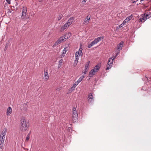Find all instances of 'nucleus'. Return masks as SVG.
<instances>
[{"label": "nucleus", "mask_w": 151, "mask_h": 151, "mask_svg": "<svg viewBox=\"0 0 151 151\" xmlns=\"http://www.w3.org/2000/svg\"><path fill=\"white\" fill-rule=\"evenodd\" d=\"M73 113H77V112L76 111V109L75 107H73Z\"/></svg>", "instance_id": "24"}, {"label": "nucleus", "mask_w": 151, "mask_h": 151, "mask_svg": "<svg viewBox=\"0 0 151 151\" xmlns=\"http://www.w3.org/2000/svg\"><path fill=\"white\" fill-rule=\"evenodd\" d=\"M74 19V17H71L70 18V19L68 20L67 22V23L68 24V25L70 26L72 23Z\"/></svg>", "instance_id": "12"}, {"label": "nucleus", "mask_w": 151, "mask_h": 151, "mask_svg": "<svg viewBox=\"0 0 151 151\" xmlns=\"http://www.w3.org/2000/svg\"><path fill=\"white\" fill-rule=\"evenodd\" d=\"M151 13L149 12H147L144 13V16H142V20L145 21L151 17Z\"/></svg>", "instance_id": "4"}, {"label": "nucleus", "mask_w": 151, "mask_h": 151, "mask_svg": "<svg viewBox=\"0 0 151 151\" xmlns=\"http://www.w3.org/2000/svg\"><path fill=\"white\" fill-rule=\"evenodd\" d=\"M150 1L149 2V5H150V6H148L147 5L145 6V5H143V6H144L145 7H148V9H149L150 10H151V0H150Z\"/></svg>", "instance_id": "17"}, {"label": "nucleus", "mask_w": 151, "mask_h": 151, "mask_svg": "<svg viewBox=\"0 0 151 151\" xmlns=\"http://www.w3.org/2000/svg\"><path fill=\"white\" fill-rule=\"evenodd\" d=\"M143 0H142V1H143Z\"/></svg>", "instance_id": "50"}, {"label": "nucleus", "mask_w": 151, "mask_h": 151, "mask_svg": "<svg viewBox=\"0 0 151 151\" xmlns=\"http://www.w3.org/2000/svg\"><path fill=\"white\" fill-rule=\"evenodd\" d=\"M140 1H142V0H140Z\"/></svg>", "instance_id": "47"}, {"label": "nucleus", "mask_w": 151, "mask_h": 151, "mask_svg": "<svg viewBox=\"0 0 151 151\" xmlns=\"http://www.w3.org/2000/svg\"><path fill=\"white\" fill-rule=\"evenodd\" d=\"M135 2H136V1H133L132 2V3H135Z\"/></svg>", "instance_id": "44"}, {"label": "nucleus", "mask_w": 151, "mask_h": 151, "mask_svg": "<svg viewBox=\"0 0 151 151\" xmlns=\"http://www.w3.org/2000/svg\"><path fill=\"white\" fill-rule=\"evenodd\" d=\"M90 63V61L88 62L85 65V68L86 70H88L89 68V64Z\"/></svg>", "instance_id": "21"}, {"label": "nucleus", "mask_w": 151, "mask_h": 151, "mask_svg": "<svg viewBox=\"0 0 151 151\" xmlns=\"http://www.w3.org/2000/svg\"><path fill=\"white\" fill-rule=\"evenodd\" d=\"M63 61V60L62 59H61L59 62V64L60 65H62Z\"/></svg>", "instance_id": "29"}, {"label": "nucleus", "mask_w": 151, "mask_h": 151, "mask_svg": "<svg viewBox=\"0 0 151 151\" xmlns=\"http://www.w3.org/2000/svg\"><path fill=\"white\" fill-rule=\"evenodd\" d=\"M44 74H45H45L47 75L48 74V73H47V72H45V71Z\"/></svg>", "instance_id": "41"}, {"label": "nucleus", "mask_w": 151, "mask_h": 151, "mask_svg": "<svg viewBox=\"0 0 151 151\" xmlns=\"http://www.w3.org/2000/svg\"><path fill=\"white\" fill-rule=\"evenodd\" d=\"M48 76V74L47 75H46L45 74V76Z\"/></svg>", "instance_id": "45"}, {"label": "nucleus", "mask_w": 151, "mask_h": 151, "mask_svg": "<svg viewBox=\"0 0 151 151\" xmlns=\"http://www.w3.org/2000/svg\"><path fill=\"white\" fill-rule=\"evenodd\" d=\"M70 35H71L70 34H69L68 33V37H67V38H65V39H67L68 37H70Z\"/></svg>", "instance_id": "37"}, {"label": "nucleus", "mask_w": 151, "mask_h": 151, "mask_svg": "<svg viewBox=\"0 0 151 151\" xmlns=\"http://www.w3.org/2000/svg\"><path fill=\"white\" fill-rule=\"evenodd\" d=\"M5 136H3L0 134V142H4Z\"/></svg>", "instance_id": "16"}, {"label": "nucleus", "mask_w": 151, "mask_h": 151, "mask_svg": "<svg viewBox=\"0 0 151 151\" xmlns=\"http://www.w3.org/2000/svg\"><path fill=\"white\" fill-rule=\"evenodd\" d=\"M29 136H30V134L29 133L27 134V136L26 138V140L27 141H28L29 139Z\"/></svg>", "instance_id": "28"}, {"label": "nucleus", "mask_w": 151, "mask_h": 151, "mask_svg": "<svg viewBox=\"0 0 151 151\" xmlns=\"http://www.w3.org/2000/svg\"><path fill=\"white\" fill-rule=\"evenodd\" d=\"M124 24H125L123 23H123L122 24H120V25H119V28H121V27H122L124 25Z\"/></svg>", "instance_id": "30"}, {"label": "nucleus", "mask_w": 151, "mask_h": 151, "mask_svg": "<svg viewBox=\"0 0 151 151\" xmlns=\"http://www.w3.org/2000/svg\"><path fill=\"white\" fill-rule=\"evenodd\" d=\"M49 77L48 76H47L45 77V79L46 80H47L48 79Z\"/></svg>", "instance_id": "34"}, {"label": "nucleus", "mask_w": 151, "mask_h": 151, "mask_svg": "<svg viewBox=\"0 0 151 151\" xmlns=\"http://www.w3.org/2000/svg\"><path fill=\"white\" fill-rule=\"evenodd\" d=\"M67 50H66V48H65L64 50H63V52L62 54V56H64L65 55V54Z\"/></svg>", "instance_id": "23"}, {"label": "nucleus", "mask_w": 151, "mask_h": 151, "mask_svg": "<svg viewBox=\"0 0 151 151\" xmlns=\"http://www.w3.org/2000/svg\"><path fill=\"white\" fill-rule=\"evenodd\" d=\"M62 17H63V15L62 14H59V16L58 18V20L59 21L60 20L62 19Z\"/></svg>", "instance_id": "25"}, {"label": "nucleus", "mask_w": 151, "mask_h": 151, "mask_svg": "<svg viewBox=\"0 0 151 151\" xmlns=\"http://www.w3.org/2000/svg\"><path fill=\"white\" fill-rule=\"evenodd\" d=\"M94 45V44L93 43V42H91V44L88 45V48H90L91 47H92Z\"/></svg>", "instance_id": "27"}, {"label": "nucleus", "mask_w": 151, "mask_h": 151, "mask_svg": "<svg viewBox=\"0 0 151 151\" xmlns=\"http://www.w3.org/2000/svg\"><path fill=\"white\" fill-rule=\"evenodd\" d=\"M82 49L80 47L79 49V51L78 52H82Z\"/></svg>", "instance_id": "36"}, {"label": "nucleus", "mask_w": 151, "mask_h": 151, "mask_svg": "<svg viewBox=\"0 0 151 151\" xmlns=\"http://www.w3.org/2000/svg\"><path fill=\"white\" fill-rule=\"evenodd\" d=\"M7 114V115H9L10 114Z\"/></svg>", "instance_id": "46"}, {"label": "nucleus", "mask_w": 151, "mask_h": 151, "mask_svg": "<svg viewBox=\"0 0 151 151\" xmlns=\"http://www.w3.org/2000/svg\"><path fill=\"white\" fill-rule=\"evenodd\" d=\"M7 132V129L6 128H5L3 130L2 132L1 133V135L3 136H5Z\"/></svg>", "instance_id": "15"}, {"label": "nucleus", "mask_w": 151, "mask_h": 151, "mask_svg": "<svg viewBox=\"0 0 151 151\" xmlns=\"http://www.w3.org/2000/svg\"><path fill=\"white\" fill-rule=\"evenodd\" d=\"M88 70H86L85 69V70L84 71H83V73L84 74H86V73L87 72Z\"/></svg>", "instance_id": "32"}, {"label": "nucleus", "mask_w": 151, "mask_h": 151, "mask_svg": "<svg viewBox=\"0 0 151 151\" xmlns=\"http://www.w3.org/2000/svg\"><path fill=\"white\" fill-rule=\"evenodd\" d=\"M4 142H0V149H1L2 150H3L4 149Z\"/></svg>", "instance_id": "19"}, {"label": "nucleus", "mask_w": 151, "mask_h": 151, "mask_svg": "<svg viewBox=\"0 0 151 151\" xmlns=\"http://www.w3.org/2000/svg\"><path fill=\"white\" fill-rule=\"evenodd\" d=\"M20 129L21 131L25 132L29 127L28 122L26 121L25 118L22 116L20 120Z\"/></svg>", "instance_id": "1"}, {"label": "nucleus", "mask_w": 151, "mask_h": 151, "mask_svg": "<svg viewBox=\"0 0 151 151\" xmlns=\"http://www.w3.org/2000/svg\"><path fill=\"white\" fill-rule=\"evenodd\" d=\"M88 101L89 103L92 104L94 101L93 97L91 93H90L88 95Z\"/></svg>", "instance_id": "7"}, {"label": "nucleus", "mask_w": 151, "mask_h": 151, "mask_svg": "<svg viewBox=\"0 0 151 151\" xmlns=\"http://www.w3.org/2000/svg\"><path fill=\"white\" fill-rule=\"evenodd\" d=\"M119 52H118L116 53V55L114 56V57H116L118 55Z\"/></svg>", "instance_id": "39"}, {"label": "nucleus", "mask_w": 151, "mask_h": 151, "mask_svg": "<svg viewBox=\"0 0 151 151\" xmlns=\"http://www.w3.org/2000/svg\"><path fill=\"white\" fill-rule=\"evenodd\" d=\"M85 77L84 76H82L80 77L78 80L73 85V86L71 88V89H74L73 88H75L76 86L80 83L81 81H82L83 79Z\"/></svg>", "instance_id": "6"}, {"label": "nucleus", "mask_w": 151, "mask_h": 151, "mask_svg": "<svg viewBox=\"0 0 151 151\" xmlns=\"http://www.w3.org/2000/svg\"><path fill=\"white\" fill-rule=\"evenodd\" d=\"M78 55L81 56H82L83 55V53L82 52H76L75 53V55Z\"/></svg>", "instance_id": "22"}, {"label": "nucleus", "mask_w": 151, "mask_h": 151, "mask_svg": "<svg viewBox=\"0 0 151 151\" xmlns=\"http://www.w3.org/2000/svg\"><path fill=\"white\" fill-rule=\"evenodd\" d=\"M27 8L26 7L24 6L23 7V9L22 12V15L21 18L22 19H24L25 17L27 15Z\"/></svg>", "instance_id": "5"}, {"label": "nucleus", "mask_w": 151, "mask_h": 151, "mask_svg": "<svg viewBox=\"0 0 151 151\" xmlns=\"http://www.w3.org/2000/svg\"><path fill=\"white\" fill-rule=\"evenodd\" d=\"M131 0L132 1H133V0Z\"/></svg>", "instance_id": "49"}, {"label": "nucleus", "mask_w": 151, "mask_h": 151, "mask_svg": "<svg viewBox=\"0 0 151 151\" xmlns=\"http://www.w3.org/2000/svg\"><path fill=\"white\" fill-rule=\"evenodd\" d=\"M90 18L91 15H88L87 16L86 18L85 19L83 22V24L84 25H86L88 24L89 22Z\"/></svg>", "instance_id": "8"}, {"label": "nucleus", "mask_w": 151, "mask_h": 151, "mask_svg": "<svg viewBox=\"0 0 151 151\" xmlns=\"http://www.w3.org/2000/svg\"><path fill=\"white\" fill-rule=\"evenodd\" d=\"M139 21L140 22H142V18H140L139 19Z\"/></svg>", "instance_id": "42"}, {"label": "nucleus", "mask_w": 151, "mask_h": 151, "mask_svg": "<svg viewBox=\"0 0 151 151\" xmlns=\"http://www.w3.org/2000/svg\"><path fill=\"white\" fill-rule=\"evenodd\" d=\"M100 68V65H97L93 69L91 70L89 74V76L91 77L95 74V73L97 72Z\"/></svg>", "instance_id": "2"}, {"label": "nucleus", "mask_w": 151, "mask_h": 151, "mask_svg": "<svg viewBox=\"0 0 151 151\" xmlns=\"http://www.w3.org/2000/svg\"><path fill=\"white\" fill-rule=\"evenodd\" d=\"M104 38V37H100L95 38L94 40L92 42L94 45L97 44L98 42L100 41L102 39Z\"/></svg>", "instance_id": "9"}, {"label": "nucleus", "mask_w": 151, "mask_h": 151, "mask_svg": "<svg viewBox=\"0 0 151 151\" xmlns=\"http://www.w3.org/2000/svg\"><path fill=\"white\" fill-rule=\"evenodd\" d=\"M148 80V79L147 77H145V83H147L146 82V81H147Z\"/></svg>", "instance_id": "35"}, {"label": "nucleus", "mask_w": 151, "mask_h": 151, "mask_svg": "<svg viewBox=\"0 0 151 151\" xmlns=\"http://www.w3.org/2000/svg\"><path fill=\"white\" fill-rule=\"evenodd\" d=\"M123 44L124 42L123 41H122L117 45V48L119 51L120 50H122Z\"/></svg>", "instance_id": "11"}, {"label": "nucleus", "mask_w": 151, "mask_h": 151, "mask_svg": "<svg viewBox=\"0 0 151 151\" xmlns=\"http://www.w3.org/2000/svg\"><path fill=\"white\" fill-rule=\"evenodd\" d=\"M78 114H73V122L75 123L77 121L78 119Z\"/></svg>", "instance_id": "10"}, {"label": "nucleus", "mask_w": 151, "mask_h": 151, "mask_svg": "<svg viewBox=\"0 0 151 151\" xmlns=\"http://www.w3.org/2000/svg\"><path fill=\"white\" fill-rule=\"evenodd\" d=\"M150 80H151V78H150Z\"/></svg>", "instance_id": "48"}, {"label": "nucleus", "mask_w": 151, "mask_h": 151, "mask_svg": "<svg viewBox=\"0 0 151 151\" xmlns=\"http://www.w3.org/2000/svg\"><path fill=\"white\" fill-rule=\"evenodd\" d=\"M64 40V39L63 37H60L59 38L58 40L55 43V45H57L61 43Z\"/></svg>", "instance_id": "13"}, {"label": "nucleus", "mask_w": 151, "mask_h": 151, "mask_svg": "<svg viewBox=\"0 0 151 151\" xmlns=\"http://www.w3.org/2000/svg\"><path fill=\"white\" fill-rule=\"evenodd\" d=\"M62 65H59V64H58V68H60Z\"/></svg>", "instance_id": "40"}, {"label": "nucleus", "mask_w": 151, "mask_h": 151, "mask_svg": "<svg viewBox=\"0 0 151 151\" xmlns=\"http://www.w3.org/2000/svg\"><path fill=\"white\" fill-rule=\"evenodd\" d=\"M128 21H128V20H127V19H126L123 22V23H124L125 24L126 23L128 22Z\"/></svg>", "instance_id": "31"}, {"label": "nucleus", "mask_w": 151, "mask_h": 151, "mask_svg": "<svg viewBox=\"0 0 151 151\" xmlns=\"http://www.w3.org/2000/svg\"><path fill=\"white\" fill-rule=\"evenodd\" d=\"M69 25H68V24L66 23L63 26H62L61 28V31L63 30L66 28L67 27H68Z\"/></svg>", "instance_id": "14"}, {"label": "nucleus", "mask_w": 151, "mask_h": 151, "mask_svg": "<svg viewBox=\"0 0 151 151\" xmlns=\"http://www.w3.org/2000/svg\"><path fill=\"white\" fill-rule=\"evenodd\" d=\"M113 58H110L108 60L107 68H106V70H109L111 68L113 62L114 60L116 58V57H114V56H113Z\"/></svg>", "instance_id": "3"}, {"label": "nucleus", "mask_w": 151, "mask_h": 151, "mask_svg": "<svg viewBox=\"0 0 151 151\" xmlns=\"http://www.w3.org/2000/svg\"><path fill=\"white\" fill-rule=\"evenodd\" d=\"M86 0H83L82 2H84L85 3L86 2Z\"/></svg>", "instance_id": "43"}, {"label": "nucleus", "mask_w": 151, "mask_h": 151, "mask_svg": "<svg viewBox=\"0 0 151 151\" xmlns=\"http://www.w3.org/2000/svg\"><path fill=\"white\" fill-rule=\"evenodd\" d=\"M6 1L8 4H11V0H6Z\"/></svg>", "instance_id": "33"}, {"label": "nucleus", "mask_w": 151, "mask_h": 151, "mask_svg": "<svg viewBox=\"0 0 151 151\" xmlns=\"http://www.w3.org/2000/svg\"><path fill=\"white\" fill-rule=\"evenodd\" d=\"M76 56V60L75 61V63H76V64L78 63V60L79 58V57L77 55H75Z\"/></svg>", "instance_id": "20"}, {"label": "nucleus", "mask_w": 151, "mask_h": 151, "mask_svg": "<svg viewBox=\"0 0 151 151\" xmlns=\"http://www.w3.org/2000/svg\"><path fill=\"white\" fill-rule=\"evenodd\" d=\"M132 17H133L132 15H131L128 17L126 18V19H127V20H128V21H129L130 20L132 19Z\"/></svg>", "instance_id": "26"}, {"label": "nucleus", "mask_w": 151, "mask_h": 151, "mask_svg": "<svg viewBox=\"0 0 151 151\" xmlns=\"http://www.w3.org/2000/svg\"><path fill=\"white\" fill-rule=\"evenodd\" d=\"M12 109L10 107H9L7 110L6 113H11L12 112Z\"/></svg>", "instance_id": "18"}, {"label": "nucleus", "mask_w": 151, "mask_h": 151, "mask_svg": "<svg viewBox=\"0 0 151 151\" xmlns=\"http://www.w3.org/2000/svg\"><path fill=\"white\" fill-rule=\"evenodd\" d=\"M71 128L70 127H68V130L69 132L70 131V130H71Z\"/></svg>", "instance_id": "38"}]
</instances>
